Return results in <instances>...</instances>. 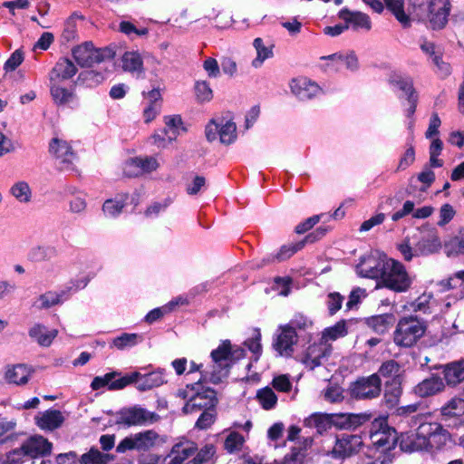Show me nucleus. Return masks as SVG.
Masks as SVG:
<instances>
[{"mask_svg":"<svg viewBox=\"0 0 464 464\" xmlns=\"http://www.w3.org/2000/svg\"><path fill=\"white\" fill-rule=\"evenodd\" d=\"M166 382L164 373L160 371L151 372L147 374L133 372L126 375H122L120 372L113 371L103 376H96L92 380L91 387L92 390H99L104 386H108L109 390L117 391L130 384H135L138 390L147 391L159 387Z\"/></svg>","mask_w":464,"mask_h":464,"instance_id":"f257e3e1","label":"nucleus"},{"mask_svg":"<svg viewBox=\"0 0 464 464\" xmlns=\"http://www.w3.org/2000/svg\"><path fill=\"white\" fill-rule=\"evenodd\" d=\"M215 454L213 445H207L199 451L193 442L176 443L163 464H203L208 462Z\"/></svg>","mask_w":464,"mask_h":464,"instance_id":"f03ea898","label":"nucleus"},{"mask_svg":"<svg viewBox=\"0 0 464 464\" xmlns=\"http://www.w3.org/2000/svg\"><path fill=\"white\" fill-rule=\"evenodd\" d=\"M207 381H208V378L205 380L202 373L201 378L197 382L187 385V388L191 391V395L182 409L185 414L194 413L204 409L216 408L218 402L217 392L215 390L203 385V382Z\"/></svg>","mask_w":464,"mask_h":464,"instance_id":"7ed1b4c3","label":"nucleus"},{"mask_svg":"<svg viewBox=\"0 0 464 464\" xmlns=\"http://www.w3.org/2000/svg\"><path fill=\"white\" fill-rule=\"evenodd\" d=\"M427 324L417 316L401 318L393 334L394 343L401 347L413 346L425 334Z\"/></svg>","mask_w":464,"mask_h":464,"instance_id":"20e7f679","label":"nucleus"},{"mask_svg":"<svg viewBox=\"0 0 464 464\" xmlns=\"http://www.w3.org/2000/svg\"><path fill=\"white\" fill-rule=\"evenodd\" d=\"M230 348L231 343L228 340L222 343L210 353L212 364L204 371L205 380L208 378V382L218 384L223 379L227 378L231 367L230 362Z\"/></svg>","mask_w":464,"mask_h":464,"instance_id":"39448f33","label":"nucleus"},{"mask_svg":"<svg viewBox=\"0 0 464 464\" xmlns=\"http://www.w3.org/2000/svg\"><path fill=\"white\" fill-rule=\"evenodd\" d=\"M383 267L381 277L383 286L397 293L406 292L410 289L412 278L401 262L389 258Z\"/></svg>","mask_w":464,"mask_h":464,"instance_id":"423d86ee","label":"nucleus"},{"mask_svg":"<svg viewBox=\"0 0 464 464\" xmlns=\"http://www.w3.org/2000/svg\"><path fill=\"white\" fill-rule=\"evenodd\" d=\"M160 443V435L153 430L140 431L125 437L116 447L118 453L127 450L149 451Z\"/></svg>","mask_w":464,"mask_h":464,"instance_id":"0eeeda50","label":"nucleus"},{"mask_svg":"<svg viewBox=\"0 0 464 464\" xmlns=\"http://www.w3.org/2000/svg\"><path fill=\"white\" fill-rule=\"evenodd\" d=\"M51 451L52 443L43 436L35 435L26 440L21 447L14 450L8 458L12 462H17L24 456L36 458L49 455Z\"/></svg>","mask_w":464,"mask_h":464,"instance_id":"6e6552de","label":"nucleus"},{"mask_svg":"<svg viewBox=\"0 0 464 464\" xmlns=\"http://www.w3.org/2000/svg\"><path fill=\"white\" fill-rule=\"evenodd\" d=\"M350 395L356 400H372L380 396L382 381L377 373L362 377L351 383Z\"/></svg>","mask_w":464,"mask_h":464,"instance_id":"1a4fd4ad","label":"nucleus"},{"mask_svg":"<svg viewBox=\"0 0 464 464\" xmlns=\"http://www.w3.org/2000/svg\"><path fill=\"white\" fill-rule=\"evenodd\" d=\"M424 417L422 415L416 416V420H419V428L417 431H411L401 433L400 438H397L400 448L405 452H413L421 450L429 444L428 436L425 434L426 425L423 422ZM417 424V421H415Z\"/></svg>","mask_w":464,"mask_h":464,"instance_id":"9d476101","label":"nucleus"},{"mask_svg":"<svg viewBox=\"0 0 464 464\" xmlns=\"http://www.w3.org/2000/svg\"><path fill=\"white\" fill-rule=\"evenodd\" d=\"M363 446L362 439L357 434H342L335 439L330 452L334 459H347L358 454Z\"/></svg>","mask_w":464,"mask_h":464,"instance_id":"9b49d317","label":"nucleus"},{"mask_svg":"<svg viewBox=\"0 0 464 464\" xmlns=\"http://www.w3.org/2000/svg\"><path fill=\"white\" fill-rule=\"evenodd\" d=\"M370 440L377 449L388 450L397 443L396 431L389 428L385 420H375L370 430Z\"/></svg>","mask_w":464,"mask_h":464,"instance_id":"f8f14e48","label":"nucleus"},{"mask_svg":"<svg viewBox=\"0 0 464 464\" xmlns=\"http://www.w3.org/2000/svg\"><path fill=\"white\" fill-rule=\"evenodd\" d=\"M159 420L160 416L157 413L135 406L121 411L118 417L117 423L127 426H136L151 424L157 422Z\"/></svg>","mask_w":464,"mask_h":464,"instance_id":"ddd939ff","label":"nucleus"},{"mask_svg":"<svg viewBox=\"0 0 464 464\" xmlns=\"http://www.w3.org/2000/svg\"><path fill=\"white\" fill-rule=\"evenodd\" d=\"M72 54L81 67H91L103 61L102 51L92 42H84L72 49Z\"/></svg>","mask_w":464,"mask_h":464,"instance_id":"4468645a","label":"nucleus"},{"mask_svg":"<svg viewBox=\"0 0 464 464\" xmlns=\"http://www.w3.org/2000/svg\"><path fill=\"white\" fill-rule=\"evenodd\" d=\"M450 12V0H430L428 4V19L432 29L443 28Z\"/></svg>","mask_w":464,"mask_h":464,"instance_id":"2eb2a0df","label":"nucleus"},{"mask_svg":"<svg viewBox=\"0 0 464 464\" xmlns=\"http://www.w3.org/2000/svg\"><path fill=\"white\" fill-rule=\"evenodd\" d=\"M326 232H327L326 228L320 227L314 232L306 236V237L304 241H301L295 245L283 246L276 255L269 256L266 259H264L263 262L269 263V262H274V261H277V262L285 261V260L288 259L289 257H291L295 252L300 250L304 246V242L314 243L316 240H319L320 238H322L326 234Z\"/></svg>","mask_w":464,"mask_h":464,"instance_id":"dca6fc26","label":"nucleus"},{"mask_svg":"<svg viewBox=\"0 0 464 464\" xmlns=\"http://www.w3.org/2000/svg\"><path fill=\"white\" fill-rule=\"evenodd\" d=\"M49 150L52 154L61 160V169L75 170L73 160L76 159V155L66 141L53 138L50 142Z\"/></svg>","mask_w":464,"mask_h":464,"instance_id":"f3484780","label":"nucleus"},{"mask_svg":"<svg viewBox=\"0 0 464 464\" xmlns=\"http://www.w3.org/2000/svg\"><path fill=\"white\" fill-rule=\"evenodd\" d=\"M331 344L323 343L322 341L318 343L310 345L301 362L309 369L314 370L315 367L320 366L323 363V360H325L331 353Z\"/></svg>","mask_w":464,"mask_h":464,"instance_id":"a211bd4d","label":"nucleus"},{"mask_svg":"<svg viewBox=\"0 0 464 464\" xmlns=\"http://www.w3.org/2000/svg\"><path fill=\"white\" fill-rule=\"evenodd\" d=\"M297 339L295 327L285 325L280 327L279 334L276 335L273 346L280 355L290 356L294 351V345L297 343Z\"/></svg>","mask_w":464,"mask_h":464,"instance_id":"6ab92c4d","label":"nucleus"},{"mask_svg":"<svg viewBox=\"0 0 464 464\" xmlns=\"http://www.w3.org/2000/svg\"><path fill=\"white\" fill-rule=\"evenodd\" d=\"M385 265L386 260L367 256L362 257L357 265V272L362 277L381 279Z\"/></svg>","mask_w":464,"mask_h":464,"instance_id":"aec40b11","label":"nucleus"},{"mask_svg":"<svg viewBox=\"0 0 464 464\" xmlns=\"http://www.w3.org/2000/svg\"><path fill=\"white\" fill-rule=\"evenodd\" d=\"M158 167L159 163L155 158H134L126 162L124 173L129 177H136L156 170Z\"/></svg>","mask_w":464,"mask_h":464,"instance_id":"412c9836","label":"nucleus"},{"mask_svg":"<svg viewBox=\"0 0 464 464\" xmlns=\"http://www.w3.org/2000/svg\"><path fill=\"white\" fill-rule=\"evenodd\" d=\"M321 59L329 61L326 67L334 71H340L343 67L350 71H355L359 66L357 56L353 52L349 53H336L323 56Z\"/></svg>","mask_w":464,"mask_h":464,"instance_id":"4be33fe9","label":"nucleus"},{"mask_svg":"<svg viewBox=\"0 0 464 464\" xmlns=\"http://www.w3.org/2000/svg\"><path fill=\"white\" fill-rule=\"evenodd\" d=\"M292 92L302 101L310 100L321 92V88L306 78L295 79L290 84Z\"/></svg>","mask_w":464,"mask_h":464,"instance_id":"5701e85b","label":"nucleus"},{"mask_svg":"<svg viewBox=\"0 0 464 464\" xmlns=\"http://www.w3.org/2000/svg\"><path fill=\"white\" fill-rule=\"evenodd\" d=\"M444 388L445 385L443 380L437 375H432L430 378L424 379L419 382L413 388V392L418 397L426 398L441 392Z\"/></svg>","mask_w":464,"mask_h":464,"instance_id":"b1692460","label":"nucleus"},{"mask_svg":"<svg viewBox=\"0 0 464 464\" xmlns=\"http://www.w3.org/2000/svg\"><path fill=\"white\" fill-rule=\"evenodd\" d=\"M77 72V67L68 58H61L50 72L51 82H60L71 79Z\"/></svg>","mask_w":464,"mask_h":464,"instance_id":"393cba45","label":"nucleus"},{"mask_svg":"<svg viewBox=\"0 0 464 464\" xmlns=\"http://www.w3.org/2000/svg\"><path fill=\"white\" fill-rule=\"evenodd\" d=\"M64 417L58 410H48L35 417L36 425L45 430H53L62 426Z\"/></svg>","mask_w":464,"mask_h":464,"instance_id":"a878e982","label":"nucleus"},{"mask_svg":"<svg viewBox=\"0 0 464 464\" xmlns=\"http://www.w3.org/2000/svg\"><path fill=\"white\" fill-rule=\"evenodd\" d=\"M333 426L340 430L355 429L367 420L362 414L334 413L331 414Z\"/></svg>","mask_w":464,"mask_h":464,"instance_id":"bb28decb","label":"nucleus"},{"mask_svg":"<svg viewBox=\"0 0 464 464\" xmlns=\"http://www.w3.org/2000/svg\"><path fill=\"white\" fill-rule=\"evenodd\" d=\"M339 17L348 24V27L352 26L354 30L369 31L372 27L369 16L361 12H351L343 9L339 13Z\"/></svg>","mask_w":464,"mask_h":464,"instance_id":"cd10ccee","label":"nucleus"},{"mask_svg":"<svg viewBox=\"0 0 464 464\" xmlns=\"http://www.w3.org/2000/svg\"><path fill=\"white\" fill-rule=\"evenodd\" d=\"M28 334L40 346L49 347L57 336L58 331L48 330L44 324H35L29 329Z\"/></svg>","mask_w":464,"mask_h":464,"instance_id":"c85d7f7f","label":"nucleus"},{"mask_svg":"<svg viewBox=\"0 0 464 464\" xmlns=\"http://www.w3.org/2000/svg\"><path fill=\"white\" fill-rule=\"evenodd\" d=\"M426 425L425 432L429 435V444L432 447L440 449L447 443L450 440V433L440 424L438 423H428Z\"/></svg>","mask_w":464,"mask_h":464,"instance_id":"c756f323","label":"nucleus"},{"mask_svg":"<svg viewBox=\"0 0 464 464\" xmlns=\"http://www.w3.org/2000/svg\"><path fill=\"white\" fill-rule=\"evenodd\" d=\"M443 374L446 382L450 386L464 381V359L445 365Z\"/></svg>","mask_w":464,"mask_h":464,"instance_id":"7c9ffc66","label":"nucleus"},{"mask_svg":"<svg viewBox=\"0 0 464 464\" xmlns=\"http://www.w3.org/2000/svg\"><path fill=\"white\" fill-rule=\"evenodd\" d=\"M304 425L309 428H314L319 434H323L333 426L331 414L313 413L304 420Z\"/></svg>","mask_w":464,"mask_h":464,"instance_id":"2f4dec72","label":"nucleus"},{"mask_svg":"<svg viewBox=\"0 0 464 464\" xmlns=\"http://www.w3.org/2000/svg\"><path fill=\"white\" fill-rule=\"evenodd\" d=\"M31 370L24 364H16L7 369L5 379L9 383L23 385L28 382Z\"/></svg>","mask_w":464,"mask_h":464,"instance_id":"473e14b6","label":"nucleus"},{"mask_svg":"<svg viewBox=\"0 0 464 464\" xmlns=\"http://www.w3.org/2000/svg\"><path fill=\"white\" fill-rule=\"evenodd\" d=\"M442 420H450L464 415V399L454 397L440 409Z\"/></svg>","mask_w":464,"mask_h":464,"instance_id":"72a5a7b5","label":"nucleus"},{"mask_svg":"<svg viewBox=\"0 0 464 464\" xmlns=\"http://www.w3.org/2000/svg\"><path fill=\"white\" fill-rule=\"evenodd\" d=\"M440 247V238L435 234H428L416 243L415 252L419 255H428L436 252Z\"/></svg>","mask_w":464,"mask_h":464,"instance_id":"f704fd0d","label":"nucleus"},{"mask_svg":"<svg viewBox=\"0 0 464 464\" xmlns=\"http://www.w3.org/2000/svg\"><path fill=\"white\" fill-rule=\"evenodd\" d=\"M58 256V251L53 246H37L28 253V258L32 262L40 263L50 261Z\"/></svg>","mask_w":464,"mask_h":464,"instance_id":"c9c22d12","label":"nucleus"},{"mask_svg":"<svg viewBox=\"0 0 464 464\" xmlns=\"http://www.w3.org/2000/svg\"><path fill=\"white\" fill-rule=\"evenodd\" d=\"M65 291L61 293L46 292L41 295L34 303L33 306L38 310L48 309L55 304H60L63 300Z\"/></svg>","mask_w":464,"mask_h":464,"instance_id":"e433bc0d","label":"nucleus"},{"mask_svg":"<svg viewBox=\"0 0 464 464\" xmlns=\"http://www.w3.org/2000/svg\"><path fill=\"white\" fill-rule=\"evenodd\" d=\"M82 464H108L113 460V456L102 453L96 448H92L81 456Z\"/></svg>","mask_w":464,"mask_h":464,"instance_id":"4c0bfd02","label":"nucleus"},{"mask_svg":"<svg viewBox=\"0 0 464 464\" xmlns=\"http://www.w3.org/2000/svg\"><path fill=\"white\" fill-rule=\"evenodd\" d=\"M142 341V336L138 334L124 333L112 340L111 346L118 350L131 348Z\"/></svg>","mask_w":464,"mask_h":464,"instance_id":"58836bf2","label":"nucleus"},{"mask_svg":"<svg viewBox=\"0 0 464 464\" xmlns=\"http://www.w3.org/2000/svg\"><path fill=\"white\" fill-rule=\"evenodd\" d=\"M121 63L124 71L141 72L143 70L141 57L136 52H126L122 56Z\"/></svg>","mask_w":464,"mask_h":464,"instance_id":"ea45409f","label":"nucleus"},{"mask_svg":"<svg viewBox=\"0 0 464 464\" xmlns=\"http://www.w3.org/2000/svg\"><path fill=\"white\" fill-rule=\"evenodd\" d=\"M401 372V364L394 360H388L382 363L377 374L385 378H392V381H400Z\"/></svg>","mask_w":464,"mask_h":464,"instance_id":"a19ab883","label":"nucleus"},{"mask_svg":"<svg viewBox=\"0 0 464 464\" xmlns=\"http://www.w3.org/2000/svg\"><path fill=\"white\" fill-rule=\"evenodd\" d=\"M389 82L392 85L405 92L407 98L411 94L417 95L415 89L413 88L412 80L410 77H406L398 73H392L390 76Z\"/></svg>","mask_w":464,"mask_h":464,"instance_id":"79ce46f5","label":"nucleus"},{"mask_svg":"<svg viewBox=\"0 0 464 464\" xmlns=\"http://www.w3.org/2000/svg\"><path fill=\"white\" fill-rule=\"evenodd\" d=\"M52 83L51 94L55 103L64 105L74 101L75 95L73 92L66 88L55 85L56 82Z\"/></svg>","mask_w":464,"mask_h":464,"instance_id":"37998d69","label":"nucleus"},{"mask_svg":"<svg viewBox=\"0 0 464 464\" xmlns=\"http://www.w3.org/2000/svg\"><path fill=\"white\" fill-rule=\"evenodd\" d=\"M401 395V388L400 381H392L386 382L384 390V401L390 407L395 406Z\"/></svg>","mask_w":464,"mask_h":464,"instance_id":"c03bdc74","label":"nucleus"},{"mask_svg":"<svg viewBox=\"0 0 464 464\" xmlns=\"http://www.w3.org/2000/svg\"><path fill=\"white\" fill-rule=\"evenodd\" d=\"M253 45L256 51V57L252 61V66L259 68L266 59L272 57L273 51L270 47H266L259 37L254 40Z\"/></svg>","mask_w":464,"mask_h":464,"instance_id":"a18cd8bd","label":"nucleus"},{"mask_svg":"<svg viewBox=\"0 0 464 464\" xmlns=\"http://www.w3.org/2000/svg\"><path fill=\"white\" fill-rule=\"evenodd\" d=\"M128 199V195H122L120 198L107 199L102 206L103 212L111 218L118 216L123 209Z\"/></svg>","mask_w":464,"mask_h":464,"instance_id":"49530a36","label":"nucleus"},{"mask_svg":"<svg viewBox=\"0 0 464 464\" xmlns=\"http://www.w3.org/2000/svg\"><path fill=\"white\" fill-rule=\"evenodd\" d=\"M347 334L345 327V321L342 320L336 323L334 326L324 329L322 335V342L328 343L329 341H335L340 337Z\"/></svg>","mask_w":464,"mask_h":464,"instance_id":"de8ad7c7","label":"nucleus"},{"mask_svg":"<svg viewBox=\"0 0 464 464\" xmlns=\"http://www.w3.org/2000/svg\"><path fill=\"white\" fill-rule=\"evenodd\" d=\"M104 73L93 70L82 72L78 76V82L86 87H95L104 81Z\"/></svg>","mask_w":464,"mask_h":464,"instance_id":"09e8293b","label":"nucleus"},{"mask_svg":"<svg viewBox=\"0 0 464 464\" xmlns=\"http://www.w3.org/2000/svg\"><path fill=\"white\" fill-rule=\"evenodd\" d=\"M11 194L22 203H28L31 200L32 191L27 182L18 181L10 188Z\"/></svg>","mask_w":464,"mask_h":464,"instance_id":"8fccbe9b","label":"nucleus"},{"mask_svg":"<svg viewBox=\"0 0 464 464\" xmlns=\"http://www.w3.org/2000/svg\"><path fill=\"white\" fill-rule=\"evenodd\" d=\"M256 398L260 405L265 410H271L275 408L277 403V397L274 391L269 387L259 390L257 392Z\"/></svg>","mask_w":464,"mask_h":464,"instance_id":"3c124183","label":"nucleus"},{"mask_svg":"<svg viewBox=\"0 0 464 464\" xmlns=\"http://www.w3.org/2000/svg\"><path fill=\"white\" fill-rule=\"evenodd\" d=\"M236 131H237L236 123L231 121H227L224 124H219L220 142L223 144H227V145H229L232 142H234V140L237 138Z\"/></svg>","mask_w":464,"mask_h":464,"instance_id":"603ef678","label":"nucleus"},{"mask_svg":"<svg viewBox=\"0 0 464 464\" xmlns=\"http://www.w3.org/2000/svg\"><path fill=\"white\" fill-rule=\"evenodd\" d=\"M196 99L198 102H208L213 99V91L206 81H197L194 85Z\"/></svg>","mask_w":464,"mask_h":464,"instance_id":"864d4df0","label":"nucleus"},{"mask_svg":"<svg viewBox=\"0 0 464 464\" xmlns=\"http://www.w3.org/2000/svg\"><path fill=\"white\" fill-rule=\"evenodd\" d=\"M166 128L163 130L164 135L168 136L169 141L176 139L179 134V129L182 125L180 116L174 115L165 118Z\"/></svg>","mask_w":464,"mask_h":464,"instance_id":"5fc2aeb1","label":"nucleus"},{"mask_svg":"<svg viewBox=\"0 0 464 464\" xmlns=\"http://www.w3.org/2000/svg\"><path fill=\"white\" fill-rule=\"evenodd\" d=\"M392 320V315L384 314L381 315L372 316L369 319V325L379 334H383L388 331L389 325Z\"/></svg>","mask_w":464,"mask_h":464,"instance_id":"6e6d98bb","label":"nucleus"},{"mask_svg":"<svg viewBox=\"0 0 464 464\" xmlns=\"http://www.w3.org/2000/svg\"><path fill=\"white\" fill-rule=\"evenodd\" d=\"M387 7L394 14L402 24H409V18L403 11L404 0H384Z\"/></svg>","mask_w":464,"mask_h":464,"instance_id":"4d7b16f0","label":"nucleus"},{"mask_svg":"<svg viewBox=\"0 0 464 464\" xmlns=\"http://www.w3.org/2000/svg\"><path fill=\"white\" fill-rule=\"evenodd\" d=\"M202 413L198 419L195 427L199 430H206L209 428L216 420V408L201 410Z\"/></svg>","mask_w":464,"mask_h":464,"instance_id":"13d9d810","label":"nucleus"},{"mask_svg":"<svg viewBox=\"0 0 464 464\" xmlns=\"http://www.w3.org/2000/svg\"><path fill=\"white\" fill-rule=\"evenodd\" d=\"M244 439L243 436L237 432L230 433L224 442V448L230 453L238 451L241 450Z\"/></svg>","mask_w":464,"mask_h":464,"instance_id":"bf43d9fd","label":"nucleus"},{"mask_svg":"<svg viewBox=\"0 0 464 464\" xmlns=\"http://www.w3.org/2000/svg\"><path fill=\"white\" fill-rule=\"evenodd\" d=\"M456 214L454 208L450 204H443L440 207L439 218L437 224L440 227H443L447 225L450 221H451Z\"/></svg>","mask_w":464,"mask_h":464,"instance_id":"052dcab7","label":"nucleus"},{"mask_svg":"<svg viewBox=\"0 0 464 464\" xmlns=\"http://www.w3.org/2000/svg\"><path fill=\"white\" fill-rule=\"evenodd\" d=\"M323 394L324 400L331 403L339 402L343 400V389L339 386H328Z\"/></svg>","mask_w":464,"mask_h":464,"instance_id":"680f3d73","label":"nucleus"},{"mask_svg":"<svg viewBox=\"0 0 464 464\" xmlns=\"http://www.w3.org/2000/svg\"><path fill=\"white\" fill-rule=\"evenodd\" d=\"M119 30L129 36L132 34L139 36L146 35L148 34L147 28L138 29L132 23L129 21L121 22L119 24Z\"/></svg>","mask_w":464,"mask_h":464,"instance_id":"e2e57ef3","label":"nucleus"},{"mask_svg":"<svg viewBox=\"0 0 464 464\" xmlns=\"http://www.w3.org/2000/svg\"><path fill=\"white\" fill-rule=\"evenodd\" d=\"M343 297L339 293H330L327 296V307L330 314H334L342 307Z\"/></svg>","mask_w":464,"mask_h":464,"instance_id":"0e129e2a","label":"nucleus"},{"mask_svg":"<svg viewBox=\"0 0 464 464\" xmlns=\"http://www.w3.org/2000/svg\"><path fill=\"white\" fill-rule=\"evenodd\" d=\"M24 61V53L20 50L14 51L5 63V71H14Z\"/></svg>","mask_w":464,"mask_h":464,"instance_id":"69168bd1","label":"nucleus"},{"mask_svg":"<svg viewBox=\"0 0 464 464\" xmlns=\"http://www.w3.org/2000/svg\"><path fill=\"white\" fill-rule=\"evenodd\" d=\"M304 457L305 453H304L302 450H297L296 447H295L292 449L291 453L285 457L282 464H304Z\"/></svg>","mask_w":464,"mask_h":464,"instance_id":"338daca9","label":"nucleus"},{"mask_svg":"<svg viewBox=\"0 0 464 464\" xmlns=\"http://www.w3.org/2000/svg\"><path fill=\"white\" fill-rule=\"evenodd\" d=\"M56 462L57 464H82L81 457L79 458L74 451L59 454L56 457Z\"/></svg>","mask_w":464,"mask_h":464,"instance_id":"774afa93","label":"nucleus"}]
</instances>
